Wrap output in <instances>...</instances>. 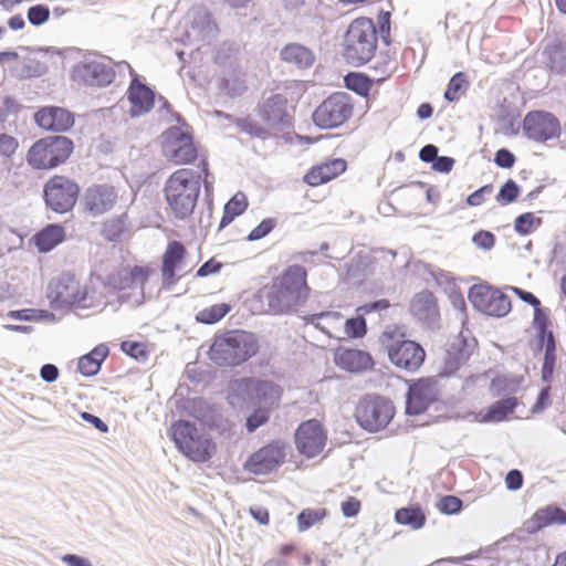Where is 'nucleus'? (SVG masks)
Returning a JSON list of instances; mask_svg holds the SVG:
<instances>
[{"instance_id": "30", "label": "nucleus", "mask_w": 566, "mask_h": 566, "mask_svg": "<svg viewBox=\"0 0 566 566\" xmlns=\"http://www.w3.org/2000/svg\"><path fill=\"white\" fill-rule=\"evenodd\" d=\"M65 240V229L60 223H50L33 234L31 241L40 253H48Z\"/></svg>"}, {"instance_id": "17", "label": "nucleus", "mask_w": 566, "mask_h": 566, "mask_svg": "<svg viewBox=\"0 0 566 566\" xmlns=\"http://www.w3.org/2000/svg\"><path fill=\"white\" fill-rule=\"evenodd\" d=\"M385 347L391 364L407 371H417L424 363L426 350L416 340L396 339Z\"/></svg>"}, {"instance_id": "27", "label": "nucleus", "mask_w": 566, "mask_h": 566, "mask_svg": "<svg viewBox=\"0 0 566 566\" xmlns=\"http://www.w3.org/2000/svg\"><path fill=\"white\" fill-rule=\"evenodd\" d=\"M346 168L347 161L345 159L333 158L312 167L304 176V181L311 187H317L338 177Z\"/></svg>"}, {"instance_id": "62", "label": "nucleus", "mask_w": 566, "mask_h": 566, "mask_svg": "<svg viewBox=\"0 0 566 566\" xmlns=\"http://www.w3.org/2000/svg\"><path fill=\"white\" fill-rule=\"evenodd\" d=\"M516 157L507 148H500L496 150L494 156V163L497 167L503 169H510L515 165Z\"/></svg>"}, {"instance_id": "52", "label": "nucleus", "mask_w": 566, "mask_h": 566, "mask_svg": "<svg viewBox=\"0 0 566 566\" xmlns=\"http://www.w3.org/2000/svg\"><path fill=\"white\" fill-rule=\"evenodd\" d=\"M120 349L137 361L144 363L148 358V350L144 343L135 340H124L120 343Z\"/></svg>"}, {"instance_id": "42", "label": "nucleus", "mask_w": 566, "mask_h": 566, "mask_svg": "<svg viewBox=\"0 0 566 566\" xmlns=\"http://www.w3.org/2000/svg\"><path fill=\"white\" fill-rule=\"evenodd\" d=\"M127 214L113 217L103 223L102 234L107 241H117L128 230Z\"/></svg>"}, {"instance_id": "23", "label": "nucleus", "mask_w": 566, "mask_h": 566, "mask_svg": "<svg viewBox=\"0 0 566 566\" xmlns=\"http://www.w3.org/2000/svg\"><path fill=\"white\" fill-rule=\"evenodd\" d=\"M33 119L39 127L51 132H66L74 126L75 122L72 112L54 105L39 108Z\"/></svg>"}, {"instance_id": "3", "label": "nucleus", "mask_w": 566, "mask_h": 566, "mask_svg": "<svg viewBox=\"0 0 566 566\" xmlns=\"http://www.w3.org/2000/svg\"><path fill=\"white\" fill-rule=\"evenodd\" d=\"M258 350L259 344L254 334L234 329L214 337L209 357L218 366L234 367L249 360Z\"/></svg>"}, {"instance_id": "16", "label": "nucleus", "mask_w": 566, "mask_h": 566, "mask_svg": "<svg viewBox=\"0 0 566 566\" xmlns=\"http://www.w3.org/2000/svg\"><path fill=\"white\" fill-rule=\"evenodd\" d=\"M51 296L54 308L76 307L86 310L92 306V302H88L92 297L88 296L87 291H81L78 283L70 274H63L57 279Z\"/></svg>"}, {"instance_id": "45", "label": "nucleus", "mask_w": 566, "mask_h": 566, "mask_svg": "<svg viewBox=\"0 0 566 566\" xmlns=\"http://www.w3.org/2000/svg\"><path fill=\"white\" fill-rule=\"evenodd\" d=\"M327 515L326 509H304L297 516V530L298 532H305L314 526L316 523L323 521Z\"/></svg>"}, {"instance_id": "57", "label": "nucleus", "mask_w": 566, "mask_h": 566, "mask_svg": "<svg viewBox=\"0 0 566 566\" xmlns=\"http://www.w3.org/2000/svg\"><path fill=\"white\" fill-rule=\"evenodd\" d=\"M276 227V219H263L247 237L249 241H258L270 234Z\"/></svg>"}, {"instance_id": "5", "label": "nucleus", "mask_w": 566, "mask_h": 566, "mask_svg": "<svg viewBox=\"0 0 566 566\" xmlns=\"http://www.w3.org/2000/svg\"><path fill=\"white\" fill-rule=\"evenodd\" d=\"M74 150L73 140L64 135H48L33 143L27 163L38 170H52L65 164Z\"/></svg>"}, {"instance_id": "49", "label": "nucleus", "mask_w": 566, "mask_h": 566, "mask_svg": "<svg viewBox=\"0 0 566 566\" xmlns=\"http://www.w3.org/2000/svg\"><path fill=\"white\" fill-rule=\"evenodd\" d=\"M521 193V187L513 179H507L501 187L496 195V201L501 206L514 202Z\"/></svg>"}, {"instance_id": "56", "label": "nucleus", "mask_w": 566, "mask_h": 566, "mask_svg": "<svg viewBox=\"0 0 566 566\" xmlns=\"http://www.w3.org/2000/svg\"><path fill=\"white\" fill-rule=\"evenodd\" d=\"M438 509L443 514H458L463 509V502L455 495H443L438 503Z\"/></svg>"}, {"instance_id": "15", "label": "nucleus", "mask_w": 566, "mask_h": 566, "mask_svg": "<svg viewBox=\"0 0 566 566\" xmlns=\"http://www.w3.org/2000/svg\"><path fill=\"white\" fill-rule=\"evenodd\" d=\"M287 449L289 444L285 441L273 440L252 453L244 467L248 471L258 475L269 474L285 461Z\"/></svg>"}, {"instance_id": "63", "label": "nucleus", "mask_w": 566, "mask_h": 566, "mask_svg": "<svg viewBox=\"0 0 566 566\" xmlns=\"http://www.w3.org/2000/svg\"><path fill=\"white\" fill-rule=\"evenodd\" d=\"M536 339L538 349L545 350H556V338L554 336L553 331L544 329V331H537L536 332Z\"/></svg>"}, {"instance_id": "24", "label": "nucleus", "mask_w": 566, "mask_h": 566, "mask_svg": "<svg viewBox=\"0 0 566 566\" xmlns=\"http://www.w3.org/2000/svg\"><path fill=\"white\" fill-rule=\"evenodd\" d=\"M187 250L180 241H171L161 258L163 286L170 290L178 281L177 271L181 270Z\"/></svg>"}, {"instance_id": "46", "label": "nucleus", "mask_w": 566, "mask_h": 566, "mask_svg": "<svg viewBox=\"0 0 566 566\" xmlns=\"http://www.w3.org/2000/svg\"><path fill=\"white\" fill-rule=\"evenodd\" d=\"M191 29L201 33L203 38H207L214 33L216 24L213 23L209 12L205 10H197L192 15Z\"/></svg>"}, {"instance_id": "14", "label": "nucleus", "mask_w": 566, "mask_h": 566, "mask_svg": "<svg viewBox=\"0 0 566 566\" xmlns=\"http://www.w3.org/2000/svg\"><path fill=\"white\" fill-rule=\"evenodd\" d=\"M113 65V60L107 56H103L102 60L85 56L73 66L72 77L90 86L105 87L115 78Z\"/></svg>"}, {"instance_id": "48", "label": "nucleus", "mask_w": 566, "mask_h": 566, "mask_svg": "<svg viewBox=\"0 0 566 566\" xmlns=\"http://www.w3.org/2000/svg\"><path fill=\"white\" fill-rule=\"evenodd\" d=\"M542 224V219L532 212H524L514 220V230L522 235L530 234L533 230Z\"/></svg>"}, {"instance_id": "36", "label": "nucleus", "mask_w": 566, "mask_h": 566, "mask_svg": "<svg viewBox=\"0 0 566 566\" xmlns=\"http://www.w3.org/2000/svg\"><path fill=\"white\" fill-rule=\"evenodd\" d=\"M218 116H222L227 119L233 122V124L240 128L241 132L248 134L251 137H256L260 139H266L270 137L269 130L259 124L256 120L252 119L249 116L245 117H234L230 114L223 113L221 111L216 112Z\"/></svg>"}, {"instance_id": "58", "label": "nucleus", "mask_w": 566, "mask_h": 566, "mask_svg": "<svg viewBox=\"0 0 566 566\" xmlns=\"http://www.w3.org/2000/svg\"><path fill=\"white\" fill-rule=\"evenodd\" d=\"M556 367V350H545L542 365V380L551 384Z\"/></svg>"}, {"instance_id": "50", "label": "nucleus", "mask_w": 566, "mask_h": 566, "mask_svg": "<svg viewBox=\"0 0 566 566\" xmlns=\"http://www.w3.org/2000/svg\"><path fill=\"white\" fill-rule=\"evenodd\" d=\"M219 88L230 97L241 96L247 91V85L243 80L238 76L222 77L219 83Z\"/></svg>"}, {"instance_id": "60", "label": "nucleus", "mask_w": 566, "mask_h": 566, "mask_svg": "<svg viewBox=\"0 0 566 566\" xmlns=\"http://www.w3.org/2000/svg\"><path fill=\"white\" fill-rule=\"evenodd\" d=\"M552 322L549 319V310L547 307H534L533 327L535 332L549 329Z\"/></svg>"}, {"instance_id": "55", "label": "nucleus", "mask_w": 566, "mask_h": 566, "mask_svg": "<svg viewBox=\"0 0 566 566\" xmlns=\"http://www.w3.org/2000/svg\"><path fill=\"white\" fill-rule=\"evenodd\" d=\"M345 332L352 338L363 337L367 332L366 319L361 315L346 319Z\"/></svg>"}, {"instance_id": "35", "label": "nucleus", "mask_w": 566, "mask_h": 566, "mask_svg": "<svg viewBox=\"0 0 566 566\" xmlns=\"http://www.w3.org/2000/svg\"><path fill=\"white\" fill-rule=\"evenodd\" d=\"M249 202L247 196L238 191L223 207V216L219 223V230L228 227L237 217L241 216L248 209Z\"/></svg>"}, {"instance_id": "22", "label": "nucleus", "mask_w": 566, "mask_h": 566, "mask_svg": "<svg viewBox=\"0 0 566 566\" xmlns=\"http://www.w3.org/2000/svg\"><path fill=\"white\" fill-rule=\"evenodd\" d=\"M117 199L115 187L107 184L93 185L84 193L85 208L93 217L112 210Z\"/></svg>"}, {"instance_id": "64", "label": "nucleus", "mask_w": 566, "mask_h": 566, "mask_svg": "<svg viewBox=\"0 0 566 566\" xmlns=\"http://www.w3.org/2000/svg\"><path fill=\"white\" fill-rule=\"evenodd\" d=\"M19 143L15 137L8 134H0V155L10 158L18 149Z\"/></svg>"}, {"instance_id": "37", "label": "nucleus", "mask_w": 566, "mask_h": 566, "mask_svg": "<svg viewBox=\"0 0 566 566\" xmlns=\"http://www.w3.org/2000/svg\"><path fill=\"white\" fill-rule=\"evenodd\" d=\"M517 399L515 397H506L502 398L495 402H493L486 410V413L483 418L486 422H500L505 420L510 415H512L517 407Z\"/></svg>"}, {"instance_id": "47", "label": "nucleus", "mask_w": 566, "mask_h": 566, "mask_svg": "<svg viewBox=\"0 0 566 566\" xmlns=\"http://www.w3.org/2000/svg\"><path fill=\"white\" fill-rule=\"evenodd\" d=\"M23 109V105L13 96L7 95L0 101V123H9L11 118L15 120L18 114Z\"/></svg>"}, {"instance_id": "31", "label": "nucleus", "mask_w": 566, "mask_h": 566, "mask_svg": "<svg viewBox=\"0 0 566 566\" xmlns=\"http://www.w3.org/2000/svg\"><path fill=\"white\" fill-rule=\"evenodd\" d=\"M151 272L150 269L139 265L125 268L118 272L115 284L119 290L139 289L144 296V286Z\"/></svg>"}, {"instance_id": "29", "label": "nucleus", "mask_w": 566, "mask_h": 566, "mask_svg": "<svg viewBox=\"0 0 566 566\" xmlns=\"http://www.w3.org/2000/svg\"><path fill=\"white\" fill-rule=\"evenodd\" d=\"M335 363L352 373L370 369L374 365L373 358L367 352L354 348H339L335 354Z\"/></svg>"}, {"instance_id": "20", "label": "nucleus", "mask_w": 566, "mask_h": 566, "mask_svg": "<svg viewBox=\"0 0 566 566\" xmlns=\"http://www.w3.org/2000/svg\"><path fill=\"white\" fill-rule=\"evenodd\" d=\"M118 66L128 69L132 81L127 90V99L130 103V116L139 117L150 112L157 98L156 92L150 88L146 83H143L139 75H137L133 67L125 61L118 63Z\"/></svg>"}, {"instance_id": "8", "label": "nucleus", "mask_w": 566, "mask_h": 566, "mask_svg": "<svg viewBox=\"0 0 566 566\" xmlns=\"http://www.w3.org/2000/svg\"><path fill=\"white\" fill-rule=\"evenodd\" d=\"M395 406L390 399L375 394L365 395L355 408L357 423L368 432L385 429L395 416Z\"/></svg>"}, {"instance_id": "28", "label": "nucleus", "mask_w": 566, "mask_h": 566, "mask_svg": "<svg viewBox=\"0 0 566 566\" xmlns=\"http://www.w3.org/2000/svg\"><path fill=\"white\" fill-rule=\"evenodd\" d=\"M554 524L566 525V511L557 504L537 509L524 525L528 533H536Z\"/></svg>"}, {"instance_id": "53", "label": "nucleus", "mask_w": 566, "mask_h": 566, "mask_svg": "<svg viewBox=\"0 0 566 566\" xmlns=\"http://www.w3.org/2000/svg\"><path fill=\"white\" fill-rule=\"evenodd\" d=\"M50 13V8L46 4L38 3L28 9L27 19L30 24L40 27L49 20Z\"/></svg>"}, {"instance_id": "21", "label": "nucleus", "mask_w": 566, "mask_h": 566, "mask_svg": "<svg viewBox=\"0 0 566 566\" xmlns=\"http://www.w3.org/2000/svg\"><path fill=\"white\" fill-rule=\"evenodd\" d=\"M259 116L271 128L284 130L293 127V117L287 111V98L283 94H273L259 106Z\"/></svg>"}, {"instance_id": "7", "label": "nucleus", "mask_w": 566, "mask_h": 566, "mask_svg": "<svg viewBox=\"0 0 566 566\" xmlns=\"http://www.w3.org/2000/svg\"><path fill=\"white\" fill-rule=\"evenodd\" d=\"M233 397L249 407H279L282 397L281 387L272 380L254 377H241L230 384Z\"/></svg>"}, {"instance_id": "18", "label": "nucleus", "mask_w": 566, "mask_h": 566, "mask_svg": "<svg viewBox=\"0 0 566 566\" xmlns=\"http://www.w3.org/2000/svg\"><path fill=\"white\" fill-rule=\"evenodd\" d=\"M297 451L311 459L319 454L326 446L327 431L317 419L303 421L294 433Z\"/></svg>"}, {"instance_id": "38", "label": "nucleus", "mask_w": 566, "mask_h": 566, "mask_svg": "<svg viewBox=\"0 0 566 566\" xmlns=\"http://www.w3.org/2000/svg\"><path fill=\"white\" fill-rule=\"evenodd\" d=\"M524 381L521 375L505 374L492 379L490 390L494 396L515 394Z\"/></svg>"}, {"instance_id": "6", "label": "nucleus", "mask_w": 566, "mask_h": 566, "mask_svg": "<svg viewBox=\"0 0 566 566\" xmlns=\"http://www.w3.org/2000/svg\"><path fill=\"white\" fill-rule=\"evenodd\" d=\"M169 434L176 448L193 462H207L216 449L212 439L205 433H199L196 423L189 420L174 422Z\"/></svg>"}, {"instance_id": "11", "label": "nucleus", "mask_w": 566, "mask_h": 566, "mask_svg": "<svg viewBox=\"0 0 566 566\" xmlns=\"http://www.w3.org/2000/svg\"><path fill=\"white\" fill-rule=\"evenodd\" d=\"M163 154L176 165L190 164L198 157L191 134L177 126L169 127L163 134Z\"/></svg>"}, {"instance_id": "25", "label": "nucleus", "mask_w": 566, "mask_h": 566, "mask_svg": "<svg viewBox=\"0 0 566 566\" xmlns=\"http://www.w3.org/2000/svg\"><path fill=\"white\" fill-rule=\"evenodd\" d=\"M410 312L429 328H434L439 319V311L434 294L428 290L422 291L413 297L410 304Z\"/></svg>"}, {"instance_id": "19", "label": "nucleus", "mask_w": 566, "mask_h": 566, "mask_svg": "<svg viewBox=\"0 0 566 566\" xmlns=\"http://www.w3.org/2000/svg\"><path fill=\"white\" fill-rule=\"evenodd\" d=\"M523 132L528 139L545 143L559 137L560 124L553 113L532 111L524 117Z\"/></svg>"}, {"instance_id": "34", "label": "nucleus", "mask_w": 566, "mask_h": 566, "mask_svg": "<svg viewBox=\"0 0 566 566\" xmlns=\"http://www.w3.org/2000/svg\"><path fill=\"white\" fill-rule=\"evenodd\" d=\"M240 44L234 41H223L214 51V62L223 69H234L239 62Z\"/></svg>"}, {"instance_id": "61", "label": "nucleus", "mask_w": 566, "mask_h": 566, "mask_svg": "<svg viewBox=\"0 0 566 566\" xmlns=\"http://www.w3.org/2000/svg\"><path fill=\"white\" fill-rule=\"evenodd\" d=\"M472 242L484 251L491 250L495 244V235L491 231L480 230L472 237Z\"/></svg>"}, {"instance_id": "59", "label": "nucleus", "mask_w": 566, "mask_h": 566, "mask_svg": "<svg viewBox=\"0 0 566 566\" xmlns=\"http://www.w3.org/2000/svg\"><path fill=\"white\" fill-rule=\"evenodd\" d=\"M7 315L13 319L30 322L41 319L43 316L48 315V312L44 310L23 308L9 311Z\"/></svg>"}, {"instance_id": "33", "label": "nucleus", "mask_w": 566, "mask_h": 566, "mask_svg": "<svg viewBox=\"0 0 566 566\" xmlns=\"http://www.w3.org/2000/svg\"><path fill=\"white\" fill-rule=\"evenodd\" d=\"M281 59L298 69H307L313 65L315 55L312 50L304 45L290 43L282 49Z\"/></svg>"}, {"instance_id": "39", "label": "nucleus", "mask_w": 566, "mask_h": 566, "mask_svg": "<svg viewBox=\"0 0 566 566\" xmlns=\"http://www.w3.org/2000/svg\"><path fill=\"white\" fill-rule=\"evenodd\" d=\"M470 87L469 76L464 72L454 73L447 84L443 97L449 103L458 102Z\"/></svg>"}, {"instance_id": "51", "label": "nucleus", "mask_w": 566, "mask_h": 566, "mask_svg": "<svg viewBox=\"0 0 566 566\" xmlns=\"http://www.w3.org/2000/svg\"><path fill=\"white\" fill-rule=\"evenodd\" d=\"M549 69L552 72L566 75V48L555 46L549 52Z\"/></svg>"}, {"instance_id": "2", "label": "nucleus", "mask_w": 566, "mask_h": 566, "mask_svg": "<svg viewBox=\"0 0 566 566\" xmlns=\"http://www.w3.org/2000/svg\"><path fill=\"white\" fill-rule=\"evenodd\" d=\"M202 176L191 168L176 170L167 179L164 193L175 219L186 220L195 211L201 191Z\"/></svg>"}, {"instance_id": "44", "label": "nucleus", "mask_w": 566, "mask_h": 566, "mask_svg": "<svg viewBox=\"0 0 566 566\" xmlns=\"http://www.w3.org/2000/svg\"><path fill=\"white\" fill-rule=\"evenodd\" d=\"M252 412L245 418L244 427L249 433L255 432L260 427L266 424L271 413L276 407H252Z\"/></svg>"}, {"instance_id": "4", "label": "nucleus", "mask_w": 566, "mask_h": 566, "mask_svg": "<svg viewBox=\"0 0 566 566\" xmlns=\"http://www.w3.org/2000/svg\"><path fill=\"white\" fill-rule=\"evenodd\" d=\"M378 33L371 19H355L344 35L343 56L348 64L360 66L369 62L376 53Z\"/></svg>"}, {"instance_id": "1", "label": "nucleus", "mask_w": 566, "mask_h": 566, "mask_svg": "<svg viewBox=\"0 0 566 566\" xmlns=\"http://www.w3.org/2000/svg\"><path fill=\"white\" fill-rule=\"evenodd\" d=\"M307 271L303 265L287 266L281 275L258 292L265 313L284 315L296 312L308 298Z\"/></svg>"}, {"instance_id": "13", "label": "nucleus", "mask_w": 566, "mask_h": 566, "mask_svg": "<svg viewBox=\"0 0 566 566\" xmlns=\"http://www.w3.org/2000/svg\"><path fill=\"white\" fill-rule=\"evenodd\" d=\"M469 301L475 310L489 316L503 317L512 308L511 300L505 293L484 284L470 287Z\"/></svg>"}, {"instance_id": "43", "label": "nucleus", "mask_w": 566, "mask_h": 566, "mask_svg": "<svg viewBox=\"0 0 566 566\" xmlns=\"http://www.w3.org/2000/svg\"><path fill=\"white\" fill-rule=\"evenodd\" d=\"M231 310L228 303H219L201 310L196 315L198 323L211 325L221 321Z\"/></svg>"}, {"instance_id": "41", "label": "nucleus", "mask_w": 566, "mask_h": 566, "mask_svg": "<svg viewBox=\"0 0 566 566\" xmlns=\"http://www.w3.org/2000/svg\"><path fill=\"white\" fill-rule=\"evenodd\" d=\"M344 82H345V86L349 91H352L360 96H367L375 83V80L365 73L349 72L344 77Z\"/></svg>"}, {"instance_id": "9", "label": "nucleus", "mask_w": 566, "mask_h": 566, "mask_svg": "<svg viewBox=\"0 0 566 566\" xmlns=\"http://www.w3.org/2000/svg\"><path fill=\"white\" fill-rule=\"evenodd\" d=\"M80 195L77 182L66 176L54 175L43 187V199L46 208L56 213L71 211Z\"/></svg>"}, {"instance_id": "54", "label": "nucleus", "mask_w": 566, "mask_h": 566, "mask_svg": "<svg viewBox=\"0 0 566 566\" xmlns=\"http://www.w3.org/2000/svg\"><path fill=\"white\" fill-rule=\"evenodd\" d=\"M48 67L44 63L35 59H25L20 69V76L24 78L38 77L46 72Z\"/></svg>"}, {"instance_id": "10", "label": "nucleus", "mask_w": 566, "mask_h": 566, "mask_svg": "<svg viewBox=\"0 0 566 566\" xmlns=\"http://www.w3.org/2000/svg\"><path fill=\"white\" fill-rule=\"evenodd\" d=\"M352 115V97L345 92H336L316 107L312 118L318 128L331 129L342 126Z\"/></svg>"}, {"instance_id": "32", "label": "nucleus", "mask_w": 566, "mask_h": 566, "mask_svg": "<svg viewBox=\"0 0 566 566\" xmlns=\"http://www.w3.org/2000/svg\"><path fill=\"white\" fill-rule=\"evenodd\" d=\"M109 349L105 344L95 346L90 353L78 358L77 370L85 377H93L101 370Z\"/></svg>"}, {"instance_id": "40", "label": "nucleus", "mask_w": 566, "mask_h": 566, "mask_svg": "<svg viewBox=\"0 0 566 566\" xmlns=\"http://www.w3.org/2000/svg\"><path fill=\"white\" fill-rule=\"evenodd\" d=\"M395 521L398 524L419 530L426 524V515L419 505H410L398 509L395 513Z\"/></svg>"}, {"instance_id": "12", "label": "nucleus", "mask_w": 566, "mask_h": 566, "mask_svg": "<svg viewBox=\"0 0 566 566\" xmlns=\"http://www.w3.org/2000/svg\"><path fill=\"white\" fill-rule=\"evenodd\" d=\"M440 397L439 382L433 377H421L411 380L406 394L405 413L407 416H419L437 402Z\"/></svg>"}, {"instance_id": "26", "label": "nucleus", "mask_w": 566, "mask_h": 566, "mask_svg": "<svg viewBox=\"0 0 566 566\" xmlns=\"http://www.w3.org/2000/svg\"><path fill=\"white\" fill-rule=\"evenodd\" d=\"M472 353V345L462 334L451 340L446 349L443 358V375H453L463 364H465Z\"/></svg>"}]
</instances>
